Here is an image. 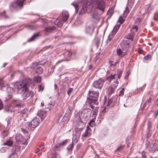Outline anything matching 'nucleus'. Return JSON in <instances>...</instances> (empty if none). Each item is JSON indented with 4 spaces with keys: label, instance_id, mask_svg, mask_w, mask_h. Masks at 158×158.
Listing matches in <instances>:
<instances>
[{
    "label": "nucleus",
    "instance_id": "f257e3e1",
    "mask_svg": "<svg viewBox=\"0 0 158 158\" xmlns=\"http://www.w3.org/2000/svg\"><path fill=\"white\" fill-rule=\"evenodd\" d=\"M31 79L30 78L23 80L20 82H16L14 87L18 89V92L23 94V100H28L33 95V93L29 90V88L32 84Z\"/></svg>",
    "mask_w": 158,
    "mask_h": 158
},
{
    "label": "nucleus",
    "instance_id": "f03ea898",
    "mask_svg": "<svg viewBox=\"0 0 158 158\" xmlns=\"http://www.w3.org/2000/svg\"><path fill=\"white\" fill-rule=\"evenodd\" d=\"M25 0H17L10 3L9 7L10 10L12 12L18 11L22 8L23 2Z\"/></svg>",
    "mask_w": 158,
    "mask_h": 158
},
{
    "label": "nucleus",
    "instance_id": "7ed1b4c3",
    "mask_svg": "<svg viewBox=\"0 0 158 158\" xmlns=\"http://www.w3.org/2000/svg\"><path fill=\"white\" fill-rule=\"evenodd\" d=\"M99 92L94 91L90 90L89 92V96L91 98H94L95 99L91 98H88L87 100V102L90 104L92 103H94V104L97 105L98 104L97 98L98 97Z\"/></svg>",
    "mask_w": 158,
    "mask_h": 158
},
{
    "label": "nucleus",
    "instance_id": "20e7f679",
    "mask_svg": "<svg viewBox=\"0 0 158 158\" xmlns=\"http://www.w3.org/2000/svg\"><path fill=\"white\" fill-rule=\"evenodd\" d=\"M91 113L92 111L90 109L86 108L83 109L80 113V117H79V119L82 121L81 119V118L82 119H84V121H86L90 116Z\"/></svg>",
    "mask_w": 158,
    "mask_h": 158
},
{
    "label": "nucleus",
    "instance_id": "39448f33",
    "mask_svg": "<svg viewBox=\"0 0 158 158\" xmlns=\"http://www.w3.org/2000/svg\"><path fill=\"white\" fill-rule=\"evenodd\" d=\"M82 5L85 8L88 13L90 12L93 7V2L90 0H86L82 2Z\"/></svg>",
    "mask_w": 158,
    "mask_h": 158
},
{
    "label": "nucleus",
    "instance_id": "423d86ee",
    "mask_svg": "<svg viewBox=\"0 0 158 158\" xmlns=\"http://www.w3.org/2000/svg\"><path fill=\"white\" fill-rule=\"evenodd\" d=\"M62 14L63 17V21L59 22L58 23V27H60L62 26L64 22H65L69 18V14L68 11H63Z\"/></svg>",
    "mask_w": 158,
    "mask_h": 158
},
{
    "label": "nucleus",
    "instance_id": "0eeeda50",
    "mask_svg": "<svg viewBox=\"0 0 158 158\" xmlns=\"http://www.w3.org/2000/svg\"><path fill=\"white\" fill-rule=\"evenodd\" d=\"M104 81L101 79L95 81L93 83V86L95 88L101 89L104 84Z\"/></svg>",
    "mask_w": 158,
    "mask_h": 158
},
{
    "label": "nucleus",
    "instance_id": "6e6552de",
    "mask_svg": "<svg viewBox=\"0 0 158 158\" xmlns=\"http://www.w3.org/2000/svg\"><path fill=\"white\" fill-rule=\"evenodd\" d=\"M105 4L106 3L104 1L100 0L97 2L96 7L97 8L100 10L102 13L105 11Z\"/></svg>",
    "mask_w": 158,
    "mask_h": 158
},
{
    "label": "nucleus",
    "instance_id": "1a4fd4ad",
    "mask_svg": "<svg viewBox=\"0 0 158 158\" xmlns=\"http://www.w3.org/2000/svg\"><path fill=\"white\" fill-rule=\"evenodd\" d=\"M94 29L93 24H87L85 27V32L87 34L91 35L93 32Z\"/></svg>",
    "mask_w": 158,
    "mask_h": 158
},
{
    "label": "nucleus",
    "instance_id": "9d476101",
    "mask_svg": "<svg viewBox=\"0 0 158 158\" xmlns=\"http://www.w3.org/2000/svg\"><path fill=\"white\" fill-rule=\"evenodd\" d=\"M39 122L40 120L38 118H35L33 119L31 122V123H27L26 124L27 125H28L30 127L31 126L33 128H35L39 125Z\"/></svg>",
    "mask_w": 158,
    "mask_h": 158
},
{
    "label": "nucleus",
    "instance_id": "9b49d317",
    "mask_svg": "<svg viewBox=\"0 0 158 158\" xmlns=\"http://www.w3.org/2000/svg\"><path fill=\"white\" fill-rule=\"evenodd\" d=\"M129 42L127 40H124L121 41L120 43L121 48L122 49H124L127 51L128 50Z\"/></svg>",
    "mask_w": 158,
    "mask_h": 158
},
{
    "label": "nucleus",
    "instance_id": "f8f14e48",
    "mask_svg": "<svg viewBox=\"0 0 158 158\" xmlns=\"http://www.w3.org/2000/svg\"><path fill=\"white\" fill-rule=\"evenodd\" d=\"M92 17L93 19V21L95 23L98 22L101 19L100 15L96 11L93 13Z\"/></svg>",
    "mask_w": 158,
    "mask_h": 158
},
{
    "label": "nucleus",
    "instance_id": "ddd939ff",
    "mask_svg": "<svg viewBox=\"0 0 158 158\" xmlns=\"http://www.w3.org/2000/svg\"><path fill=\"white\" fill-rule=\"evenodd\" d=\"M20 147L21 146L18 143H15L12 148V152L16 153V152H19L20 148Z\"/></svg>",
    "mask_w": 158,
    "mask_h": 158
},
{
    "label": "nucleus",
    "instance_id": "4468645a",
    "mask_svg": "<svg viewBox=\"0 0 158 158\" xmlns=\"http://www.w3.org/2000/svg\"><path fill=\"white\" fill-rule=\"evenodd\" d=\"M122 50L121 49H117L116 52L117 54L120 56H123L125 55L127 52V51L124 49H122Z\"/></svg>",
    "mask_w": 158,
    "mask_h": 158
},
{
    "label": "nucleus",
    "instance_id": "2eb2a0df",
    "mask_svg": "<svg viewBox=\"0 0 158 158\" xmlns=\"http://www.w3.org/2000/svg\"><path fill=\"white\" fill-rule=\"evenodd\" d=\"M73 109L72 107L71 106H69L66 111L64 116L63 118L64 119L68 120L69 119V116L71 110Z\"/></svg>",
    "mask_w": 158,
    "mask_h": 158
},
{
    "label": "nucleus",
    "instance_id": "dca6fc26",
    "mask_svg": "<svg viewBox=\"0 0 158 158\" xmlns=\"http://www.w3.org/2000/svg\"><path fill=\"white\" fill-rule=\"evenodd\" d=\"M68 141L67 140H64L62 142L59 143L58 145H56L54 146V148L55 151L58 150L57 148H59L61 147H62L64 146L67 143Z\"/></svg>",
    "mask_w": 158,
    "mask_h": 158
},
{
    "label": "nucleus",
    "instance_id": "f3484780",
    "mask_svg": "<svg viewBox=\"0 0 158 158\" xmlns=\"http://www.w3.org/2000/svg\"><path fill=\"white\" fill-rule=\"evenodd\" d=\"M38 116L40 117L42 120L44 119L46 116V111H39L38 113Z\"/></svg>",
    "mask_w": 158,
    "mask_h": 158
},
{
    "label": "nucleus",
    "instance_id": "a211bd4d",
    "mask_svg": "<svg viewBox=\"0 0 158 158\" xmlns=\"http://www.w3.org/2000/svg\"><path fill=\"white\" fill-rule=\"evenodd\" d=\"M56 27L55 26H48L46 27L44 31L48 32H52L56 30Z\"/></svg>",
    "mask_w": 158,
    "mask_h": 158
},
{
    "label": "nucleus",
    "instance_id": "6ab92c4d",
    "mask_svg": "<svg viewBox=\"0 0 158 158\" xmlns=\"http://www.w3.org/2000/svg\"><path fill=\"white\" fill-rule=\"evenodd\" d=\"M7 91L8 92L9 91H10V93L8 94L7 95V96L8 97L7 99H10L12 97V94L11 93V92H14L15 91V90L13 88L10 87H8L7 88Z\"/></svg>",
    "mask_w": 158,
    "mask_h": 158
},
{
    "label": "nucleus",
    "instance_id": "aec40b11",
    "mask_svg": "<svg viewBox=\"0 0 158 158\" xmlns=\"http://www.w3.org/2000/svg\"><path fill=\"white\" fill-rule=\"evenodd\" d=\"M91 130L89 128H87L85 132L82 135L84 137H89L91 135Z\"/></svg>",
    "mask_w": 158,
    "mask_h": 158
},
{
    "label": "nucleus",
    "instance_id": "412c9836",
    "mask_svg": "<svg viewBox=\"0 0 158 158\" xmlns=\"http://www.w3.org/2000/svg\"><path fill=\"white\" fill-rule=\"evenodd\" d=\"M15 139L16 141L18 142H22L24 140L23 135L20 134L16 135Z\"/></svg>",
    "mask_w": 158,
    "mask_h": 158
},
{
    "label": "nucleus",
    "instance_id": "4be33fe9",
    "mask_svg": "<svg viewBox=\"0 0 158 158\" xmlns=\"http://www.w3.org/2000/svg\"><path fill=\"white\" fill-rule=\"evenodd\" d=\"M13 143V141L10 140L8 139L6 141V142L3 143V145H6L9 147H10L12 146Z\"/></svg>",
    "mask_w": 158,
    "mask_h": 158
},
{
    "label": "nucleus",
    "instance_id": "5701e85b",
    "mask_svg": "<svg viewBox=\"0 0 158 158\" xmlns=\"http://www.w3.org/2000/svg\"><path fill=\"white\" fill-rule=\"evenodd\" d=\"M134 37V35L133 33H131L128 34V35L125 36L126 39L130 40L131 41L133 40V39Z\"/></svg>",
    "mask_w": 158,
    "mask_h": 158
},
{
    "label": "nucleus",
    "instance_id": "b1692460",
    "mask_svg": "<svg viewBox=\"0 0 158 158\" xmlns=\"http://www.w3.org/2000/svg\"><path fill=\"white\" fill-rule=\"evenodd\" d=\"M39 36V33H37L34 35L31 38L29 39L27 42L32 41H34L35 39L38 36Z\"/></svg>",
    "mask_w": 158,
    "mask_h": 158
},
{
    "label": "nucleus",
    "instance_id": "393cba45",
    "mask_svg": "<svg viewBox=\"0 0 158 158\" xmlns=\"http://www.w3.org/2000/svg\"><path fill=\"white\" fill-rule=\"evenodd\" d=\"M43 69L42 68L40 67H38L37 68H36L35 70V72L38 74H41L43 72Z\"/></svg>",
    "mask_w": 158,
    "mask_h": 158
},
{
    "label": "nucleus",
    "instance_id": "a878e982",
    "mask_svg": "<svg viewBox=\"0 0 158 158\" xmlns=\"http://www.w3.org/2000/svg\"><path fill=\"white\" fill-rule=\"evenodd\" d=\"M0 15L5 19H8L9 17L6 14L5 10H4L2 12H0Z\"/></svg>",
    "mask_w": 158,
    "mask_h": 158
},
{
    "label": "nucleus",
    "instance_id": "bb28decb",
    "mask_svg": "<svg viewBox=\"0 0 158 158\" xmlns=\"http://www.w3.org/2000/svg\"><path fill=\"white\" fill-rule=\"evenodd\" d=\"M129 11L130 10L129 7H126L123 14V17L124 18L126 17L128 14L129 13Z\"/></svg>",
    "mask_w": 158,
    "mask_h": 158
},
{
    "label": "nucleus",
    "instance_id": "cd10ccee",
    "mask_svg": "<svg viewBox=\"0 0 158 158\" xmlns=\"http://www.w3.org/2000/svg\"><path fill=\"white\" fill-rule=\"evenodd\" d=\"M72 5H73L75 7L76 12H77L79 9V5L76 2H73L72 3Z\"/></svg>",
    "mask_w": 158,
    "mask_h": 158
},
{
    "label": "nucleus",
    "instance_id": "c85d7f7f",
    "mask_svg": "<svg viewBox=\"0 0 158 158\" xmlns=\"http://www.w3.org/2000/svg\"><path fill=\"white\" fill-rule=\"evenodd\" d=\"M18 157V155L16 153L12 152V153L9 156L8 158H17Z\"/></svg>",
    "mask_w": 158,
    "mask_h": 158
},
{
    "label": "nucleus",
    "instance_id": "c756f323",
    "mask_svg": "<svg viewBox=\"0 0 158 158\" xmlns=\"http://www.w3.org/2000/svg\"><path fill=\"white\" fill-rule=\"evenodd\" d=\"M118 28H119V27L118 26H115V27H114V28L113 29V30L112 31V33H111L112 34V35L115 34L116 32L118 30Z\"/></svg>",
    "mask_w": 158,
    "mask_h": 158
},
{
    "label": "nucleus",
    "instance_id": "7c9ffc66",
    "mask_svg": "<svg viewBox=\"0 0 158 158\" xmlns=\"http://www.w3.org/2000/svg\"><path fill=\"white\" fill-rule=\"evenodd\" d=\"M34 80L37 83L40 82L41 80V77L40 76H35L34 78Z\"/></svg>",
    "mask_w": 158,
    "mask_h": 158
},
{
    "label": "nucleus",
    "instance_id": "2f4dec72",
    "mask_svg": "<svg viewBox=\"0 0 158 158\" xmlns=\"http://www.w3.org/2000/svg\"><path fill=\"white\" fill-rule=\"evenodd\" d=\"M74 146V143H73V142L72 143V144H70L67 147V149L68 150L70 151H71L73 150V148Z\"/></svg>",
    "mask_w": 158,
    "mask_h": 158
},
{
    "label": "nucleus",
    "instance_id": "473e14b6",
    "mask_svg": "<svg viewBox=\"0 0 158 158\" xmlns=\"http://www.w3.org/2000/svg\"><path fill=\"white\" fill-rule=\"evenodd\" d=\"M28 112V110L26 109H24L22 110L21 111L20 113L22 115H26L27 113Z\"/></svg>",
    "mask_w": 158,
    "mask_h": 158
},
{
    "label": "nucleus",
    "instance_id": "72a5a7b5",
    "mask_svg": "<svg viewBox=\"0 0 158 158\" xmlns=\"http://www.w3.org/2000/svg\"><path fill=\"white\" fill-rule=\"evenodd\" d=\"M115 74L114 75H111L109 77H107L106 79L109 81H110L113 79L115 78Z\"/></svg>",
    "mask_w": 158,
    "mask_h": 158
},
{
    "label": "nucleus",
    "instance_id": "f704fd0d",
    "mask_svg": "<svg viewBox=\"0 0 158 158\" xmlns=\"http://www.w3.org/2000/svg\"><path fill=\"white\" fill-rule=\"evenodd\" d=\"M113 37V35L111 33L108 36V39L106 41V44H107L112 39Z\"/></svg>",
    "mask_w": 158,
    "mask_h": 158
},
{
    "label": "nucleus",
    "instance_id": "c9c22d12",
    "mask_svg": "<svg viewBox=\"0 0 158 158\" xmlns=\"http://www.w3.org/2000/svg\"><path fill=\"white\" fill-rule=\"evenodd\" d=\"M118 63L117 61L115 62L113 61H110L109 62V63L110 66H115L116 64Z\"/></svg>",
    "mask_w": 158,
    "mask_h": 158
},
{
    "label": "nucleus",
    "instance_id": "e433bc0d",
    "mask_svg": "<svg viewBox=\"0 0 158 158\" xmlns=\"http://www.w3.org/2000/svg\"><path fill=\"white\" fill-rule=\"evenodd\" d=\"M5 87V85L4 84L3 81L0 79V90L2 89V88Z\"/></svg>",
    "mask_w": 158,
    "mask_h": 158
},
{
    "label": "nucleus",
    "instance_id": "4c0bfd02",
    "mask_svg": "<svg viewBox=\"0 0 158 158\" xmlns=\"http://www.w3.org/2000/svg\"><path fill=\"white\" fill-rule=\"evenodd\" d=\"M85 13V7H83V6L82 5V7L80 11V14L81 15H83Z\"/></svg>",
    "mask_w": 158,
    "mask_h": 158
},
{
    "label": "nucleus",
    "instance_id": "58836bf2",
    "mask_svg": "<svg viewBox=\"0 0 158 158\" xmlns=\"http://www.w3.org/2000/svg\"><path fill=\"white\" fill-rule=\"evenodd\" d=\"M7 149L8 148L3 147L0 149V151L2 153H3L6 152Z\"/></svg>",
    "mask_w": 158,
    "mask_h": 158
},
{
    "label": "nucleus",
    "instance_id": "ea45409f",
    "mask_svg": "<svg viewBox=\"0 0 158 158\" xmlns=\"http://www.w3.org/2000/svg\"><path fill=\"white\" fill-rule=\"evenodd\" d=\"M152 56L148 54L147 56H145L144 57V59L146 60H148L151 59Z\"/></svg>",
    "mask_w": 158,
    "mask_h": 158
},
{
    "label": "nucleus",
    "instance_id": "a19ab883",
    "mask_svg": "<svg viewBox=\"0 0 158 158\" xmlns=\"http://www.w3.org/2000/svg\"><path fill=\"white\" fill-rule=\"evenodd\" d=\"M124 89H125L124 88H122V90L119 92V96H122L123 95Z\"/></svg>",
    "mask_w": 158,
    "mask_h": 158
},
{
    "label": "nucleus",
    "instance_id": "79ce46f5",
    "mask_svg": "<svg viewBox=\"0 0 158 158\" xmlns=\"http://www.w3.org/2000/svg\"><path fill=\"white\" fill-rule=\"evenodd\" d=\"M130 73H131V72H130V71L129 70H128L127 71V73H126V74L124 77V78L126 80H127L128 78V76L130 75Z\"/></svg>",
    "mask_w": 158,
    "mask_h": 158
},
{
    "label": "nucleus",
    "instance_id": "37998d69",
    "mask_svg": "<svg viewBox=\"0 0 158 158\" xmlns=\"http://www.w3.org/2000/svg\"><path fill=\"white\" fill-rule=\"evenodd\" d=\"M38 63H33L31 66L32 69H35L36 67L38 65Z\"/></svg>",
    "mask_w": 158,
    "mask_h": 158
},
{
    "label": "nucleus",
    "instance_id": "c03bdc74",
    "mask_svg": "<svg viewBox=\"0 0 158 158\" xmlns=\"http://www.w3.org/2000/svg\"><path fill=\"white\" fill-rule=\"evenodd\" d=\"M115 89L114 88H113V87H112L110 88V92L109 93V94H112V93H114V92Z\"/></svg>",
    "mask_w": 158,
    "mask_h": 158
},
{
    "label": "nucleus",
    "instance_id": "a18cd8bd",
    "mask_svg": "<svg viewBox=\"0 0 158 158\" xmlns=\"http://www.w3.org/2000/svg\"><path fill=\"white\" fill-rule=\"evenodd\" d=\"M38 89L39 91H42L44 89V87L42 85H40L38 86Z\"/></svg>",
    "mask_w": 158,
    "mask_h": 158
},
{
    "label": "nucleus",
    "instance_id": "49530a36",
    "mask_svg": "<svg viewBox=\"0 0 158 158\" xmlns=\"http://www.w3.org/2000/svg\"><path fill=\"white\" fill-rule=\"evenodd\" d=\"M98 107H96L95 109V110L94 111V113L93 114L94 115H96L98 113Z\"/></svg>",
    "mask_w": 158,
    "mask_h": 158
},
{
    "label": "nucleus",
    "instance_id": "de8ad7c7",
    "mask_svg": "<svg viewBox=\"0 0 158 158\" xmlns=\"http://www.w3.org/2000/svg\"><path fill=\"white\" fill-rule=\"evenodd\" d=\"M119 22L121 24H122L124 21V19L122 17L120 16L119 17Z\"/></svg>",
    "mask_w": 158,
    "mask_h": 158
},
{
    "label": "nucleus",
    "instance_id": "09e8293b",
    "mask_svg": "<svg viewBox=\"0 0 158 158\" xmlns=\"http://www.w3.org/2000/svg\"><path fill=\"white\" fill-rule=\"evenodd\" d=\"M89 125L90 126L93 127L94 125V122L93 120H92L90 121L89 123Z\"/></svg>",
    "mask_w": 158,
    "mask_h": 158
},
{
    "label": "nucleus",
    "instance_id": "8fccbe9b",
    "mask_svg": "<svg viewBox=\"0 0 158 158\" xmlns=\"http://www.w3.org/2000/svg\"><path fill=\"white\" fill-rule=\"evenodd\" d=\"M73 91V89L72 88H69V89L67 91V94L69 95Z\"/></svg>",
    "mask_w": 158,
    "mask_h": 158
},
{
    "label": "nucleus",
    "instance_id": "3c124183",
    "mask_svg": "<svg viewBox=\"0 0 158 158\" xmlns=\"http://www.w3.org/2000/svg\"><path fill=\"white\" fill-rule=\"evenodd\" d=\"M123 73V71L121 70H119L118 71V78L120 79L121 77V76L122 74Z\"/></svg>",
    "mask_w": 158,
    "mask_h": 158
},
{
    "label": "nucleus",
    "instance_id": "603ef678",
    "mask_svg": "<svg viewBox=\"0 0 158 158\" xmlns=\"http://www.w3.org/2000/svg\"><path fill=\"white\" fill-rule=\"evenodd\" d=\"M146 8L147 9V11L149 13L151 10L152 8L149 5L147 6Z\"/></svg>",
    "mask_w": 158,
    "mask_h": 158
},
{
    "label": "nucleus",
    "instance_id": "864d4df0",
    "mask_svg": "<svg viewBox=\"0 0 158 158\" xmlns=\"http://www.w3.org/2000/svg\"><path fill=\"white\" fill-rule=\"evenodd\" d=\"M148 130H150V128L151 127V123L150 121H148Z\"/></svg>",
    "mask_w": 158,
    "mask_h": 158
},
{
    "label": "nucleus",
    "instance_id": "5fc2aeb1",
    "mask_svg": "<svg viewBox=\"0 0 158 158\" xmlns=\"http://www.w3.org/2000/svg\"><path fill=\"white\" fill-rule=\"evenodd\" d=\"M23 105H24L23 104L21 103L19 104L16 105L15 106L17 107H20L23 106Z\"/></svg>",
    "mask_w": 158,
    "mask_h": 158
},
{
    "label": "nucleus",
    "instance_id": "6e6d98bb",
    "mask_svg": "<svg viewBox=\"0 0 158 158\" xmlns=\"http://www.w3.org/2000/svg\"><path fill=\"white\" fill-rule=\"evenodd\" d=\"M42 151L40 148H37L36 150V152L38 154H40L41 153Z\"/></svg>",
    "mask_w": 158,
    "mask_h": 158
},
{
    "label": "nucleus",
    "instance_id": "4d7b16f0",
    "mask_svg": "<svg viewBox=\"0 0 158 158\" xmlns=\"http://www.w3.org/2000/svg\"><path fill=\"white\" fill-rule=\"evenodd\" d=\"M113 13V10L112 9H110L107 11V14L108 15H111Z\"/></svg>",
    "mask_w": 158,
    "mask_h": 158
},
{
    "label": "nucleus",
    "instance_id": "13d9d810",
    "mask_svg": "<svg viewBox=\"0 0 158 158\" xmlns=\"http://www.w3.org/2000/svg\"><path fill=\"white\" fill-rule=\"evenodd\" d=\"M154 19L155 20H157L158 19V13H157L155 14L154 16Z\"/></svg>",
    "mask_w": 158,
    "mask_h": 158
},
{
    "label": "nucleus",
    "instance_id": "bf43d9fd",
    "mask_svg": "<svg viewBox=\"0 0 158 158\" xmlns=\"http://www.w3.org/2000/svg\"><path fill=\"white\" fill-rule=\"evenodd\" d=\"M132 30L135 31H137L138 30V27L137 26H135L132 28Z\"/></svg>",
    "mask_w": 158,
    "mask_h": 158
},
{
    "label": "nucleus",
    "instance_id": "052dcab7",
    "mask_svg": "<svg viewBox=\"0 0 158 158\" xmlns=\"http://www.w3.org/2000/svg\"><path fill=\"white\" fill-rule=\"evenodd\" d=\"M3 106L2 101L0 99V110L3 108Z\"/></svg>",
    "mask_w": 158,
    "mask_h": 158
},
{
    "label": "nucleus",
    "instance_id": "680f3d73",
    "mask_svg": "<svg viewBox=\"0 0 158 158\" xmlns=\"http://www.w3.org/2000/svg\"><path fill=\"white\" fill-rule=\"evenodd\" d=\"M44 143H42L41 144L40 146H39V147L41 148V151H42L43 149L44 148Z\"/></svg>",
    "mask_w": 158,
    "mask_h": 158
},
{
    "label": "nucleus",
    "instance_id": "e2e57ef3",
    "mask_svg": "<svg viewBox=\"0 0 158 158\" xmlns=\"http://www.w3.org/2000/svg\"><path fill=\"white\" fill-rule=\"evenodd\" d=\"M113 102V99L110 98L108 100V104L109 105L111 104Z\"/></svg>",
    "mask_w": 158,
    "mask_h": 158
},
{
    "label": "nucleus",
    "instance_id": "0e129e2a",
    "mask_svg": "<svg viewBox=\"0 0 158 158\" xmlns=\"http://www.w3.org/2000/svg\"><path fill=\"white\" fill-rule=\"evenodd\" d=\"M152 100V98H150L149 99H148L145 102L147 104L148 103H150L151 102Z\"/></svg>",
    "mask_w": 158,
    "mask_h": 158
},
{
    "label": "nucleus",
    "instance_id": "69168bd1",
    "mask_svg": "<svg viewBox=\"0 0 158 158\" xmlns=\"http://www.w3.org/2000/svg\"><path fill=\"white\" fill-rule=\"evenodd\" d=\"M150 130H148L147 135L148 137L150 136L151 135V134L150 133Z\"/></svg>",
    "mask_w": 158,
    "mask_h": 158
},
{
    "label": "nucleus",
    "instance_id": "338daca9",
    "mask_svg": "<svg viewBox=\"0 0 158 158\" xmlns=\"http://www.w3.org/2000/svg\"><path fill=\"white\" fill-rule=\"evenodd\" d=\"M158 115V109L156 110V112L155 113L154 115V118H156Z\"/></svg>",
    "mask_w": 158,
    "mask_h": 158
},
{
    "label": "nucleus",
    "instance_id": "774afa93",
    "mask_svg": "<svg viewBox=\"0 0 158 158\" xmlns=\"http://www.w3.org/2000/svg\"><path fill=\"white\" fill-rule=\"evenodd\" d=\"M142 158H147L146 155L145 153H142Z\"/></svg>",
    "mask_w": 158,
    "mask_h": 158
}]
</instances>
